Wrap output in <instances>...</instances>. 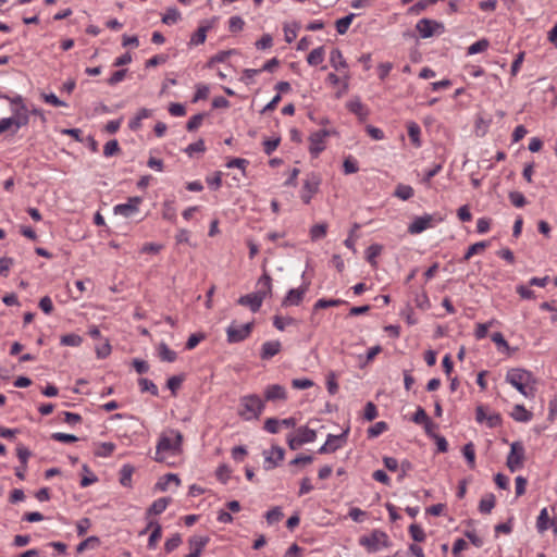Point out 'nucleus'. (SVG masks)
<instances>
[{"mask_svg": "<svg viewBox=\"0 0 557 557\" xmlns=\"http://www.w3.org/2000/svg\"><path fill=\"white\" fill-rule=\"evenodd\" d=\"M525 449L521 442H513L510 445V451L507 457V467L511 472H516L523 467Z\"/></svg>", "mask_w": 557, "mask_h": 557, "instance_id": "8", "label": "nucleus"}, {"mask_svg": "<svg viewBox=\"0 0 557 557\" xmlns=\"http://www.w3.org/2000/svg\"><path fill=\"white\" fill-rule=\"evenodd\" d=\"M251 329H252V323H246V324L232 323L226 330L227 342L228 343L243 342L250 335Z\"/></svg>", "mask_w": 557, "mask_h": 557, "instance_id": "11", "label": "nucleus"}, {"mask_svg": "<svg viewBox=\"0 0 557 557\" xmlns=\"http://www.w3.org/2000/svg\"><path fill=\"white\" fill-rule=\"evenodd\" d=\"M549 515L547 508H543L537 517L536 528L539 532L543 533L548 529Z\"/></svg>", "mask_w": 557, "mask_h": 557, "instance_id": "37", "label": "nucleus"}, {"mask_svg": "<svg viewBox=\"0 0 557 557\" xmlns=\"http://www.w3.org/2000/svg\"><path fill=\"white\" fill-rule=\"evenodd\" d=\"M444 32L445 25L442 22L430 18L420 20V38L441 36Z\"/></svg>", "mask_w": 557, "mask_h": 557, "instance_id": "10", "label": "nucleus"}, {"mask_svg": "<svg viewBox=\"0 0 557 557\" xmlns=\"http://www.w3.org/2000/svg\"><path fill=\"white\" fill-rule=\"evenodd\" d=\"M210 92L209 86L203 84H198L196 86V94L194 96L193 101L197 102L199 100L206 99Z\"/></svg>", "mask_w": 557, "mask_h": 557, "instance_id": "57", "label": "nucleus"}, {"mask_svg": "<svg viewBox=\"0 0 557 557\" xmlns=\"http://www.w3.org/2000/svg\"><path fill=\"white\" fill-rule=\"evenodd\" d=\"M158 357L162 361L174 362L177 358V354L172 350L165 343H160L157 346Z\"/></svg>", "mask_w": 557, "mask_h": 557, "instance_id": "22", "label": "nucleus"}, {"mask_svg": "<svg viewBox=\"0 0 557 557\" xmlns=\"http://www.w3.org/2000/svg\"><path fill=\"white\" fill-rule=\"evenodd\" d=\"M60 343L63 346L78 347L83 343V338L77 334L70 333L61 336Z\"/></svg>", "mask_w": 557, "mask_h": 557, "instance_id": "32", "label": "nucleus"}, {"mask_svg": "<svg viewBox=\"0 0 557 557\" xmlns=\"http://www.w3.org/2000/svg\"><path fill=\"white\" fill-rule=\"evenodd\" d=\"M114 449L115 445L113 443H102L96 450V455L99 457H109Z\"/></svg>", "mask_w": 557, "mask_h": 557, "instance_id": "55", "label": "nucleus"}, {"mask_svg": "<svg viewBox=\"0 0 557 557\" xmlns=\"http://www.w3.org/2000/svg\"><path fill=\"white\" fill-rule=\"evenodd\" d=\"M487 47H488V41L486 39L478 40L468 48V54H475V53L483 52L487 49Z\"/></svg>", "mask_w": 557, "mask_h": 557, "instance_id": "47", "label": "nucleus"}, {"mask_svg": "<svg viewBox=\"0 0 557 557\" xmlns=\"http://www.w3.org/2000/svg\"><path fill=\"white\" fill-rule=\"evenodd\" d=\"M327 232V224L320 223L315 224L310 228V237L312 240H318L323 238Z\"/></svg>", "mask_w": 557, "mask_h": 557, "instance_id": "36", "label": "nucleus"}, {"mask_svg": "<svg viewBox=\"0 0 557 557\" xmlns=\"http://www.w3.org/2000/svg\"><path fill=\"white\" fill-rule=\"evenodd\" d=\"M296 435L298 436L300 443L307 444L312 443L317 438V432L308 426H300L296 431Z\"/></svg>", "mask_w": 557, "mask_h": 557, "instance_id": "23", "label": "nucleus"}, {"mask_svg": "<svg viewBox=\"0 0 557 557\" xmlns=\"http://www.w3.org/2000/svg\"><path fill=\"white\" fill-rule=\"evenodd\" d=\"M143 199L138 196L131 197L125 203L114 206L113 211L124 218H131L138 212Z\"/></svg>", "mask_w": 557, "mask_h": 557, "instance_id": "13", "label": "nucleus"}, {"mask_svg": "<svg viewBox=\"0 0 557 557\" xmlns=\"http://www.w3.org/2000/svg\"><path fill=\"white\" fill-rule=\"evenodd\" d=\"M476 421L480 423L486 422L487 426L494 428L500 423L502 418L496 412L487 413L482 406H479L476 408Z\"/></svg>", "mask_w": 557, "mask_h": 557, "instance_id": "17", "label": "nucleus"}, {"mask_svg": "<svg viewBox=\"0 0 557 557\" xmlns=\"http://www.w3.org/2000/svg\"><path fill=\"white\" fill-rule=\"evenodd\" d=\"M162 536V528L159 523H156V528L152 530V532L149 535L148 539V547L150 549L156 548L158 541Z\"/></svg>", "mask_w": 557, "mask_h": 557, "instance_id": "40", "label": "nucleus"}, {"mask_svg": "<svg viewBox=\"0 0 557 557\" xmlns=\"http://www.w3.org/2000/svg\"><path fill=\"white\" fill-rule=\"evenodd\" d=\"M336 440L333 434H329L325 443L319 448V454L334 453L338 449V445H332V441Z\"/></svg>", "mask_w": 557, "mask_h": 557, "instance_id": "50", "label": "nucleus"}, {"mask_svg": "<svg viewBox=\"0 0 557 557\" xmlns=\"http://www.w3.org/2000/svg\"><path fill=\"white\" fill-rule=\"evenodd\" d=\"M181 543H182V539H181L180 534H174L172 537L168 539L166 542L164 543V549L168 553H171L174 549H176L181 545Z\"/></svg>", "mask_w": 557, "mask_h": 557, "instance_id": "54", "label": "nucleus"}, {"mask_svg": "<svg viewBox=\"0 0 557 557\" xmlns=\"http://www.w3.org/2000/svg\"><path fill=\"white\" fill-rule=\"evenodd\" d=\"M495 506V498L493 495H488L486 497H483L480 500L479 509L483 513H488Z\"/></svg>", "mask_w": 557, "mask_h": 557, "instance_id": "41", "label": "nucleus"}, {"mask_svg": "<svg viewBox=\"0 0 557 557\" xmlns=\"http://www.w3.org/2000/svg\"><path fill=\"white\" fill-rule=\"evenodd\" d=\"M264 398L268 401L286 400L287 392L285 387L280 384H272L265 387Z\"/></svg>", "mask_w": 557, "mask_h": 557, "instance_id": "16", "label": "nucleus"}, {"mask_svg": "<svg viewBox=\"0 0 557 557\" xmlns=\"http://www.w3.org/2000/svg\"><path fill=\"white\" fill-rule=\"evenodd\" d=\"M126 73H127V70L126 69H122V70H119V71H115L107 81L108 85L110 86H115L117 85L119 83H121L125 76H126Z\"/></svg>", "mask_w": 557, "mask_h": 557, "instance_id": "52", "label": "nucleus"}, {"mask_svg": "<svg viewBox=\"0 0 557 557\" xmlns=\"http://www.w3.org/2000/svg\"><path fill=\"white\" fill-rule=\"evenodd\" d=\"M151 116V110L140 109L137 114L129 121L128 127L132 131H138L141 127V121Z\"/></svg>", "mask_w": 557, "mask_h": 557, "instance_id": "25", "label": "nucleus"}, {"mask_svg": "<svg viewBox=\"0 0 557 557\" xmlns=\"http://www.w3.org/2000/svg\"><path fill=\"white\" fill-rule=\"evenodd\" d=\"M343 169L345 174H354L359 170L358 162L354 158L348 157L344 160Z\"/></svg>", "mask_w": 557, "mask_h": 557, "instance_id": "48", "label": "nucleus"}, {"mask_svg": "<svg viewBox=\"0 0 557 557\" xmlns=\"http://www.w3.org/2000/svg\"><path fill=\"white\" fill-rule=\"evenodd\" d=\"M264 408V400L259 395H245L239 398L238 416L245 421L257 420L262 414Z\"/></svg>", "mask_w": 557, "mask_h": 557, "instance_id": "3", "label": "nucleus"}, {"mask_svg": "<svg viewBox=\"0 0 557 557\" xmlns=\"http://www.w3.org/2000/svg\"><path fill=\"white\" fill-rule=\"evenodd\" d=\"M309 289V284L305 283L298 288L288 290L284 299L282 300L283 307L298 306L301 304L306 293Z\"/></svg>", "mask_w": 557, "mask_h": 557, "instance_id": "14", "label": "nucleus"}, {"mask_svg": "<svg viewBox=\"0 0 557 557\" xmlns=\"http://www.w3.org/2000/svg\"><path fill=\"white\" fill-rule=\"evenodd\" d=\"M347 108L350 112L358 115L360 119H366L368 115V110L358 98L349 100L347 102Z\"/></svg>", "mask_w": 557, "mask_h": 557, "instance_id": "24", "label": "nucleus"}, {"mask_svg": "<svg viewBox=\"0 0 557 557\" xmlns=\"http://www.w3.org/2000/svg\"><path fill=\"white\" fill-rule=\"evenodd\" d=\"M463 456L467 459L470 468H474L475 466V450L474 445L472 443H468L463 446L462 449Z\"/></svg>", "mask_w": 557, "mask_h": 557, "instance_id": "38", "label": "nucleus"}, {"mask_svg": "<svg viewBox=\"0 0 557 557\" xmlns=\"http://www.w3.org/2000/svg\"><path fill=\"white\" fill-rule=\"evenodd\" d=\"M511 417L518 422H529L532 419V413L528 411L523 405H516L512 409Z\"/></svg>", "mask_w": 557, "mask_h": 557, "instance_id": "26", "label": "nucleus"}, {"mask_svg": "<svg viewBox=\"0 0 557 557\" xmlns=\"http://www.w3.org/2000/svg\"><path fill=\"white\" fill-rule=\"evenodd\" d=\"M359 544L368 553H376L388 546V535L384 531L373 530L370 534L361 536Z\"/></svg>", "mask_w": 557, "mask_h": 557, "instance_id": "5", "label": "nucleus"}, {"mask_svg": "<svg viewBox=\"0 0 557 557\" xmlns=\"http://www.w3.org/2000/svg\"><path fill=\"white\" fill-rule=\"evenodd\" d=\"M120 150L117 140L113 139L108 141L103 147V154L106 157H112Z\"/></svg>", "mask_w": 557, "mask_h": 557, "instance_id": "62", "label": "nucleus"}, {"mask_svg": "<svg viewBox=\"0 0 557 557\" xmlns=\"http://www.w3.org/2000/svg\"><path fill=\"white\" fill-rule=\"evenodd\" d=\"M394 195L401 200H407L414 195V190L409 185L399 184L396 187Z\"/></svg>", "mask_w": 557, "mask_h": 557, "instance_id": "33", "label": "nucleus"}, {"mask_svg": "<svg viewBox=\"0 0 557 557\" xmlns=\"http://www.w3.org/2000/svg\"><path fill=\"white\" fill-rule=\"evenodd\" d=\"M381 251H382V246L379 245V244H373V245L369 246L367 251H366L367 260L371 264H374L375 263V258L381 253Z\"/></svg>", "mask_w": 557, "mask_h": 557, "instance_id": "44", "label": "nucleus"}, {"mask_svg": "<svg viewBox=\"0 0 557 557\" xmlns=\"http://www.w3.org/2000/svg\"><path fill=\"white\" fill-rule=\"evenodd\" d=\"M325 50L323 47L313 49L307 57V62L312 65H319L324 61Z\"/></svg>", "mask_w": 557, "mask_h": 557, "instance_id": "28", "label": "nucleus"}, {"mask_svg": "<svg viewBox=\"0 0 557 557\" xmlns=\"http://www.w3.org/2000/svg\"><path fill=\"white\" fill-rule=\"evenodd\" d=\"M203 117H205V115L202 113L193 115L189 119V121L187 122L186 128L189 132H193V131L197 129L201 125V123L203 121Z\"/></svg>", "mask_w": 557, "mask_h": 557, "instance_id": "58", "label": "nucleus"}, {"mask_svg": "<svg viewBox=\"0 0 557 557\" xmlns=\"http://www.w3.org/2000/svg\"><path fill=\"white\" fill-rule=\"evenodd\" d=\"M244 25L245 22L240 16H232L228 21V28L233 33L242 30Z\"/></svg>", "mask_w": 557, "mask_h": 557, "instance_id": "60", "label": "nucleus"}, {"mask_svg": "<svg viewBox=\"0 0 557 557\" xmlns=\"http://www.w3.org/2000/svg\"><path fill=\"white\" fill-rule=\"evenodd\" d=\"M203 339H205V334H202V333L191 334L188 337L185 347L187 350H191Z\"/></svg>", "mask_w": 557, "mask_h": 557, "instance_id": "59", "label": "nucleus"}, {"mask_svg": "<svg viewBox=\"0 0 557 557\" xmlns=\"http://www.w3.org/2000/svg\"><path fill=\"white\" fill-rule=\"evenodd\" d=\"M264 468L271 470L275 468L284 458V449L280 446H272L270 450H264Z\"/></svg>", "mask_w": 557, "mask_h": 557, "instance_id": "15", "label": "nucleus"}, {"mask_svg": "<svg viewBox=\"0 0 557 557\" xmlns=\"http://www.w3.org/2000/svg\"><path fill=\"white\" fill-rule=\"evenodd\" d=\"M420 423H423V428L425 430V433L434 438V435H438L436 433L437 425L434 424L429 417L426 416L425 411L420 409Z\"/></svg>", "mask_w": 557, "mask_h": 557, "instance_id": "27", "label": "nucleus"}, {"mask_svg": "<svg viewBox=\"0 0 557 557\" xmlns=\"http://www.w3.org/2000/svg\"><path fill=\"white\" fill-rule=\"evenodd\" d=\"M295 322V320L290 317H280V315H275L274 319H273V325L278 330V331H284L285 327L287 325H290Z\"/></svg>", "mask_w": 557, "mask_h": 557, "instance_id": "46", "label": "nucleus"}, {"mask_svg": "<svg viewBox=\"0 0 557 557\" xmlns=\"http://www.w3.org/2000/svg\"><path fill=\"white\" fill-rule=\"evenodd\" d=\"M505 381L525 398L535 396L536 379L530 371L520 368L509 369L505 375Z\"/></svg>", "mask_w": 557, "mask_h": 557, "instance_id": "2", "label": "nucleus"}, {"mask_svg": "<svg viewBox=\"0 0 557 557\" xmlns=\"http://www.w3.org/2000/svg\"><path fill=\"white\" fill-rule=\"evenodd\" d=\"M386 429H387V425L385 422H383V421L376 422L371 428H369L368 436L376 437V436L381 435L384 431H386Z\"/></svg>", "mask_w": 557, "mask_h": 557, "instance_id": "53", "label": "nucleus"}, {"mask_svg": "<svg viewBox=\"0 0 557 557\" xmlns=\"http://www.w3.org/2000/svg\"><path fill=\"white\" fill-rule=\"evenodd\" d=\"M138 385L141 392H148L153 396H158L159 391L157 385L149 379L141 377L138 380Z\"/></svg>", "mask_w": 557, "mask_h": 557, "instance_id": "34", "label": "nucleus"}, {"mask_svg": "<svg viewBox=\"0 0 557 557\" xmlns=\"http://www.w3.org/2000/svg\"><path fill=\"white\" fill-rule=\"evenodd\" d=\"M320 183L321 180L317 174L311 173L307 176L300 193V198L305 203H309L312 197L318 193Z\"/></svg>", "mask_w": 557, "mask_h": 557, "instance_id": "12", "label": "nucleus"}, {"mask_svg": "<svg viewBox=\"0 0 557 557\" xmlns=\"http://www.w3.org/2000/svg\"><path fill=\"white\" fill-rule=\"evenodd\" d=\"M181 20V13L176 8L166 9L162 16V22L166 25L176 24Z\"/></svg>", "mask_w": 557, "mask_h": 557, "instance_id": "29", "label": "nucleus"}, {"mask_svg": "<svg viewBox=\"0 0 557 557\" xmlns=\"http://www.w3.org/2000/svg\"><path fill=\"white\" fill-rule=\"evenodd\" d=\"M206 150V147H205V141L202 139H199L190 145L187 146V148L185 149V152L191 157L194 156V153H201Z\"/></svg>", "mask_w": 557, "mask_h": 557, "instance_id": "45", "label": "nucleus"}, {"mask_svg": "<svg viewBox=\"0 0 557 557\" xmlns=\"http://www.w3.org/2000/svg\"><path fill=\"white\" fill-rule=\"evenodd\" d=\"M209 543V537L203 535H194L189 539V547L191 553L200 556L201 552Z\"/></svg>", "mask_w": 557, "mask_h": 557, "instance_id": "19", "label": "nucleus"}, {"mask_svg": "<svg viewBox=\"0 0 557 557\" xmlns=\"http://www.w3.org/2000/svg\"><path fill=\"white\" fill-rule=\"evenodd\" d=\"M487 246H488L487 242H478V243L471 245L468 248L463 259L465 260H469L475 253H479V252L483 251Z\"/></svg>", "mask_w": 557, "mask_h": 557, "instance_id": "39", "label": "nucleus"}, {"mask_svg": "<svg viewBox=\"0 0 557 557\" xmlns=\"http://www.w3.org/2000/svg\"><path fill=\"white\" fill-rule=\"evenodd\" d=\"M133 469L124 466L121 471L120 482L123 486H129L132 481Z\"/></svg>", "mask_w": 557, "mask_h": 557, "instance_id": "64", "label": "nucleus"}, {"mask_svg": "<svg viewBox=\"0 0 557 557\" xmlns=\"http://www.w3.org/2000/svg\"><path fill=\"white\" fill-rule=\"evenodd\" d=\"M282 345L278 341H268L261 346L260 357L263 360H269L281 351Z\"/></svg>", "mask_w": 557, "mask_h": 557, "instance_id": "18", "label": "nucleus"}, {"mask_svg": "<svg viewBox=\"0 0 557 557\" xmlns=\"http://www.w3.org/2000/svg\"><path fill=\"white\" fill-rule=\"evenodd\" d=\"M258 284L261 286V289L244 295L238 299L239 305L249 307L252 312H257L261 308L264 297L271 292L270 275L263 274L259 278Z\"/></svg>", "mask_w": 557, "mask_h": 557, "instance_id": "4", "label": "nucleus"}, {"mask_svg": "<svg viewBox=\"0 0 557 557\" xmlns=\"http://www.w3.org/2000/svg\"><path fill=\"white\" fill-rule=\"evenodd\" d=\"M16 113V115L12 114L10 117L0 119V134L8 131H10L12 134H15L21 127L28 124L29 115H26L23 109L21 112Z\"/></svg>", "mask_w": 557, "mask_h": 557, "instance_id": "7", "label": "nucleus"}, {"mask_svg": "<svg viewBox=\"0 0 557 557\" xmlns=\"http://www.w3.org/2000/svg\"><path fill=\"white\" fill-rule=\"evenodd\" d=\"M292 386L296 389H307L313 386V381L310 379H294L292 381Z\"/></svg>", "mask_w": 557, "mask_h": 557, "instance_id": "61", "label": "nucleus"}, {"mask_svg": "<svg viewBox=\"0 0 557 557\" xmlns=\"http://www.w3.org/2000/svg\"><path fill=\"white\" fill-rule=\"evenodd\" d=\"M174 483L176 486L180 485L181 481L176 474L169 473L163 478V481L158 482L157 486L160 491H165L170 483Z\"/></svg>", "mask_w": 557, "mask_h": 557, "instance_id": "42", "label": "nucleus"}, {"mask_svg": "<svg viewBox=\"0 0 557 557\" xmlns=\"http://www.w3.org/2000/svg\"><path fill=\"white\" fill-rule=\"evenodd\" d=\"M330 63L332 67L343 74V88L337 94V97H341L342 94H345L348 90L350 74L348 71V64L342 53V51L337 48L333 49L330 54Z\"/></svg>", "mask_w": 557, "mask_h": 557, "instance_id": "6", "label": "nucleus"}, {"mask_svg": "<svg viewBox=\"0 0 557 557\" xmlns=\"http://www.w3.org/2000/svg\"><path fill=\"white\" fill-rule=\"evenodd\" d=\"M98 544H99V539L97 536H89L77 545L76 552L83 553L88 547H95Z\"/></svg>", "mask_w": 557, "mask_h": 557, "instance_id": "49", "label": "nucleus"}, {"mask_svg": "<svg viewBox=\"0 0 557 557\" xmlns=\"http://www.w3.org/2000/svg\"><path fill=\"white\" fill-rule=\"evenodd\" d=\"M4 99H7L11 103V112L12 114L16 115V112H21L22 109L24 110V113L26 115H29L28 109L26 104L24 103V99L21 95H16L14 97L3 96Z\"/></svg>", "mask_w": 557, "mask_h": 557, "instance_id": "21", "label": "nucleus"}, {"mask_svg": "<svg viewBox=\"0 0 557 557\" xmlns=\"http://www.w3.org/2000/svg\"><path fill=\"white\" fill-rule=\"evenodd\" d=\"M255 45L259 50L269 49L273 45V38L270 34H264Z\"/></svg>", "mask_w": 557, "mask_h": 557, "instance_id": "56", "label": "nucleus"}, {"mask_svg": "<svg viewBox=\"0 0 557 557\" xmlns=\"http://www.w3.org/2000/svg\"><path fill=\"white\" fill-rule=\"evenodd\" d=\"M346 304L345 300L343 299H319L314 306H313V309L314 310H319V309H325V308H329V307H338L341 305H344Z\"/></svg>", "mask_w": 557, "mask_h": 557, "instance_id": "35", "label": "nucleus"}, {"mask_svg": "<svg viewBox=\"0 0 557 557\" xmlns=\"http://www.w3.org/2000/svg\"><path fill=\"white\" fill-rule=\"evenodd\" d=\"M209 29V26H200L196 33L190 37L189 45L190 46H198L206 41L207 38V32Z\"/></svg>", "mask_w": 557, "mask_h": 557, "instance_id": "30", "label": "nucleus"}, {"mask_svg": "<svg viewBox=\"0 0 557 557\" xmlns=\"http://www.w3.org/2000/svg\"><path fill=\"white\" fill-rule=\"evenodd\" d=\"M162 215L165 220H169V221L176 220L175 208L173 207V205L171 202H164Z\"/></svg>", "mask_w": 557, "mask_h": 557, "instance_id": "63", "label": "nucleus"}, {"mask_svg": "<svg viewBox=\"0 0 557 557\" xmlns=\"http://www.w3.org/2000/svg\"><path fill=\"white\" fill-rule=\"evenodd\" d=\"M183 435L180 431L170 429L164 431L156 447L154 460L165 462L168 458L177 456L182 450Z\"/></svg>", "mask_w": 557, "mask_h": 557, "instance_id": "1", "label": "nucleus"}, {"mask_svg": "<svg viewBox=\"0 0 557 557\" xmlns=\"http://www.w3.org/2000/svg\"><path fill=\"white\" fill-rule=\"evenodd\" d=\"M280 428H281V424H280V420L276 419V418H268L265 421H264V425H263V429L270 433V434H276L280 432Z\"/></svg>", "mask_w": 557, "mask_h": 557, "instance_id": "43", "label": "nucleus"}, {"mask_svg": "<svg viewBox=\"0 0 557 557\" xmlns=\"http://www.w3.org/2000/svg\"><path fill=\"white\" fill-rule=\"evenodd\" d=\"M354 18H355V14L350 13V14L337 20L336 24H335L337 33L339 35L346 34V32L348 30Z\"/></svg>", "mask_w": 557, "mask_h": 557, "instance_id": "31", "label": "nucleus"}, {"mask_svg": "<svg viewBox=\"0 0 557 557\" xmlns=\"http://www.w3.org/2000/svg\"><path fill=\"white\" fill-rule=\"evenodd\" d=\"M169 504H170V498H166V497L158 498L147 509L146 518L148 519L150 516L162 513L166 509Z\"/></svg>", "mask_w": 557, "mask_h": 557, "instance_id": "20", "label": "nucleus"}, {"mask_svg": "<svg viewBox=\"0 0 557 557\" xmlns=\"http://www.w3.org/2000/svg\"><path fill=\"white\" fill-rule=\"evenodd\" d=\"M283 517V512L280 507H274L269 510L265 515L267 521L270 524L278 522Z\"/></svg>", "mask_w": 557, "mask_h": 557, "instance_id": "51", "label": "nucleus"}, {"mask_svg": "<svg viewBox=\"0 0 557 557\" xmlns=\"http://www.w3.org/2000/svg\"><path fill=\"white\" fill-rule=\"evenodd\" d=\"M330 136V132L326 129H320L312 133L309 137V152L313 158L319 157V154L326 147V138Z\"/></svg>", "mask_w": 557, "mask_h": 557, "instance_id": "9", "label": "nucleus"}]
</instances>
